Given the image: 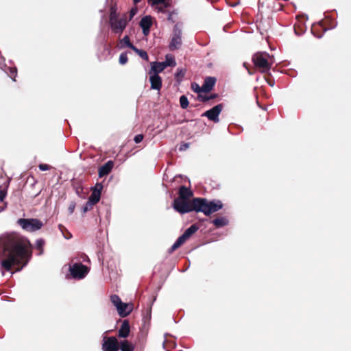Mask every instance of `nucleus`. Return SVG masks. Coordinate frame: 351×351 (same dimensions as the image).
I'll return each mask as SVG.
<instances>
[{
    "label": "nucleus",
    "instance_id": "nucleus-44",
    "mask_svg": "<svg viewBox=\"0 0 351 351\" xmlns=\"http://www.w3.org/2000/svg\"><path fill=\"white\" fill-rule=\"evenodd\" d=\"M135 3L140 2L141 0H133Z\"/></svg>",
    "mask_w": 351,
    "mask_h": 351
},
{
    "label": "nucleus",
    "instance_id": "nucleus-3",
    "mask_svg": "<svg viewBox=\"0 0 351 351\" xmlns=\"http://www.w3.org/2000/svg\"><path fill=\"white\" fill-rule=\"evenodd\" d=\"M128 20L125 15L119 18L114 8H112L110 14V25L112 30L116 34H121L127 25Z\"/></svg>",
    "mask_w": 351,
    "mask_h": 351
},
{
    "label": "nucleus",
    "instance_id": "nucleus-21",
    "mask_svg": "<svg viewBox=\"0 0 351 351\" xmlns=\"http://www.w3.org/2000/svg\"><path fill=\"white\" fill-rule=\"evenodd\" d=\"M100 196L101 193L99 192L95 191L93 190L92 193L89 197V202H90L89 206H91L92 204L98 202L100 199Z\"/></svg>",
    "mask_w": 351,
    "mask_h": 351
},
{
    "label": "nucleus",
    "instance_id": "nucleus-38",
    "mask_svg": "<svg viewBox=\"0 0 351 351\" xmlns=\"http://www.w3.org/2000/svg\"><path fill=\"white\" fill-rule=\"evenodd\" d=\"M136 12H137V9L132 8L130 12V19H131L136 14Z\"/></svg>",
    "mask_w": 351,
    "mask_h": 351
},
{
    "label": "nucleus",
    "instance_id": "nucleus-1",
    "mask_svg": "<svg viewBox=\"0 0 351 351\" xmlns=\"http://www.w3.org/2000/svg\"><path fill=\"white\" fill-rule=\"evenodd\" d=\"M0 247L7 253V258L1 262V267L10 271L13 265L16 271L22 269L32 256V245L29 240L16 233L3 234L0 237Z\"/></svg>",
    "mask_w": 351,
    "mask_h": 351
},
{
    "label": "nucleus",
    "instance_id": "nucleus-18",
    "mask_svg": "<svg viewBox=\"0 0 351 351\" xmlns=\"http://www.w3.org/2000/svg\"><path fill=\"white\" fill-rule=\"evenodd\" d=\"M117 310L121 317H125L131 313L132 308L131 307L129 308L128 304L122 302L121 305L117 308Z\"/></svg>",
    "mask_w": 351,
    "mask_h": 351
},
{
    "label": "nucleus",
    "instance_id": "nucleus-37",
    "mask_svg": "<svg viewBox=\"0 0 351 351\" xmlns=\"http://www.w3.org/2000/svg\"><path fill=\"white\" fill-rule=\"evenodd\" d=\"M199 97L201 98V100L203 101H208L210 99L215 98V95H211L210 97H203L202 95H199Z\"/></svg>",
    "mask_w": 351,
    "mask_h": 351
},
{
    "label": "nucleus",
    "instance_id": "nucleus-41",
    "mask_svg": "<svg viewBox=\"0 0 351 351\" xmlns=\"http://www.w3.org/2000/svg\"><path fill=\"white\" fill-rule=\"evenodd\" d=\"M158 12H165L164 8L162 7H158Z\"/></svg>",
    "mask_w": 351,
    "mask_h": 351
},
{
    "label": "nucleus",
    "instance_id": "nucleus-30",
    "mask_svg": "<svg viewBox=\"0 0 351 351\" xmlns=\"http://www.w3.org/2000/svg\"><path fill=\"white\" fill-rule=\"evenodd\" d=\"M215 228L223 227L228 224V221H210Z\"/></svg>",
    "mask_w": 351,
    "mask_h": 351
},
{
    "label": "nucleus",
    "instance_id": "nucleus-4",
    "mask_svg": "<svg viewBox=\"0 0 351 351\" xmlns=\"http://www.w3.org/2000/svg\"><path fill=\"white\" fill-rule=\"evenodd\" d=\"M252 61L256 68L265 73L270 70L271 66V57L267 53L258 52L252 57Z\"/></svg>",
    "mask_w": 351,
    "mask_h": 351
},
{
    "label": "nucleus",
    "instance_id": "nucleus-8",
    "mask_svg": "<svg viewBox=\"0 0 351 351\" xmlns=\"http://www.w3.org/2000/svg\"><path fill=\"white\" fill-rule=\"evenodd\" d=\"M182 45V29L178 24L174 26L173 36L169 44V49L171 51L178 49Z\"/></svg>",
    "mask_w": 351,
    "mask_h": 351
},
{
    "label": "nucleus",
    "instance_id": "nucleus-9",
    "mask_svg": "<svg viewBox=\"0 0 351 351\" xmlns=\"http://www.w3.org/2000/svg\"><path fill=\"white\" fill-rule=\"evenodd\" d=\"M119 343L115 337H104L102 343L103 351H118Z\"/></svg>",
    "mask_w": 351,
    "mask_h": 351
},
{
    "label": "nucleus",
    "instance_id": "nucleus-26",
    "mask_svg": "<svg viewBox=\"0 0 351 351\" xmlns=\"http://www.w3.org/2000/svg\"><path fill=\"white\" fill-rule=\"evenodd\" d=\"M180 104L183 109H186L189 106V100L185 95H182L180 97Z\"/></svg>",
    "mask_w": 351,
    "mask_h": 351
},
{
    "label": "nucleus",
    "instance_id": "nucleus-5",
    "mask_svg": "<svg viewBox=\"0 0 351 351\" xmlns=\"http://www.w3.org/2000/svg\"><path fill=\"white\" fill-rule=\"evenodd\" d=\"M198 229L199 226L197 224H193L190 228L186 229L171 247L169 250V253H172L181 245H182L195 232L197 231Z\"/></svg>",
    "mask_w": 351,
    "mask_h": 351
},
{
    "label": "nucleus",
    "instance_id": "nucleus-23",
    "mask_svg": "<svg viewBox=\"0 0 351 351\" xmlns=\"http://www.w3.org/2000/svg\"><path fill=\"white\" fill-rule=\"evenodd\" d=\"M132 50H134L141 58L145 60H148V55L145 51L138 49L136 47H134Z\"/></svg>",
    "mask_w": 351,
    "mask_h": 351
},
{
    "label": "nucleus",
    "instance_id": "nucleus-2",
    "mask_svg": "<svg viewBox=\"0 0 351 351\" xmlns=\"http://www.w3.org/2000/svg\"><path fill=\"white\" fill-rule=\"evenodd\" d=\"M193 204L196 206L197 212H202L207 216L223 208L222 202L218 199L209 201L205 198H194Z\"/></svg>",
    "mask_w": 351,
    "mask_h": 351
},
{
    "label": "nucleus",
    "instance_id": "nucleus-20",
    "mask_svg": "<svg viewBox=\"0 0 351 351\" xmlns=\"http://www.w3.org/2000/svg\"><path fill=\"white\" fill-rule=\"evenodd\" d=\"M119 349L121 351H134V346L128 340H123L119 343Z\"/></svg>",
    "mask_w": 351,
    "mask_h": 351
},
{
    "label": "nucleus",
    "instance_id": "nucleus-36",
    "mask_svg": "<svg viewBox=\"0 0 351 351\" xmlns=\"http://www.w3.org/2000/svg\"><path fill=\"white\" fill-rule=\"evenodd\" d=\"M6 193L3 190H0V202H4Z\"/></svg>",
    "mask_w": 351,
    "mask_h": 351
},
{
    "label": "nucleus",
    "instance_id": "nucleus-32",
    "mask_svg": "<svg viewBox=\"0 0 351 351\" xmlns=\"http://www.w3.org/2000/svg\"><path fill=\"white\" fill-rule=\"evenodd\" d=\"M103 189V185L101 183H97L93 189V191L99 192L101 193Z\"/></svg>",
    "mask_w": 351,
    "mask_h": 351
},
{
    "label": "nucleus",
    "instance_id": "nucleus-40",
    "mask_svg": "<svg viewBox=\"0 0 351 351\" xmlns=\"http://www.w3.org/2000/svg\"><path fill=\"white\" fill-rule=\"evenodd\" d=\"M5 203L4 202H0V213L4 209Z\"/></svg>",
    "mask_w": 351,
    "mask_h": 351
},
{
    "label": "nucleus",
    "instance_id": "nucleus-7",
    "mask_svg": "<svg viewBox=\"0 0 351 351\" xmlns=\"http://www.w3.org/2000/svg\"><path fill=\"white\" fill-rule=\"evenodd\" d=\"M88 267L82 263H75L69 267V271L72 278L82 279L88 273Z\"/></svg>",
    "mask_w": 351,
    "mask_h": 351
},
{
    "label": "nucleus",
    "instance_id": "nucleus-39",
    "mask_svg": "<svg viewBox=\"0 0 351 351\" xmlns=\"http://www.w3.org/2000/svg\"><path fill=\"white\" fill-rule=\"evenodd\" d=\"M189 147V145L188 144H184V145H182L180 147V150L181 151H184V150H186Z\"/></svg>",
    "mask_w": 351,
    "mask_h": 351
},
{
    "label": "nucleus",
    "instance_id": "nucleus-42",
    "mask_svg": "<svg viewBox=\"0 0 351 351\" xmlns=\"http://www.w3.org/2000/svg\"><path fill=\"white\" fill-rule=\"evenodd\" d=\"M74 207H75V206H74V205L70 206L69 209H70V211H71V212H73V209H74Z\"/></svg>",
    "mask_w": 351,
    "mask_h": 351
},
{
    "label": "nucleus",
    "instance_id": "nucleus-13",
    "mask_svg": "<svg viewBox=\"0 0 351 351\" xmlns=\"http://www.w3.org/2000/svg\"><path fill=\"white\" fill-rule=\"evenodd\" d=\"M130 327L129 322L125 319L118 331V337L120 338H126L129 336Z\"/></svg>",
    "mask_w": 351,
    "mask_h": 351
},
{
    "label": "nucleus",
    "instance_id": "nucleus-45",
    "mask_svg": "<svg viewBox=\"0 0 351 351\" xmlns=\"http://www.w3.org/2000/svg\"><path fill=\"white\" fill-rule=\"evenodd\" d=\"M16 70H14V71H12V73L13 74H16Z\"/></svg>",
    "mask_w": 351,
    "mask_h": 351
},
{
    "label": "nucleus",
    "instance_id": "nucleus-11",
    "mask_svg": "<svg viewBox=\"0 0 351 351\" xmlns=\"http://www.w3.org/2000/svg\"><path fill=\"white\" fill-rule=\"evenodd\" d=\"M18 222L23 229L29 232L38 230L43 226L40 221H18Z\"/></svg>",
    "mask_w": 351,
    "mask_h": 351
},
{
    "label": "nucleus",
    "instance_id": "nucleus-15",
    "mask_svg": "<svg viewBox=\"0 0 351 351\" xmlns=\"http://www.w3.org/2000/svg\"><path fill=\"white\" fill-rule=\"evenodd\" d=\"M166 68V64L164 62H154L151 64V70L149 74L158 75L159 73L162 72Z\"/></svg>",
    "mask_w": 351,
    "mask_h": 351
},
{
    "label": "nucleus",
    "instance_id": "nucleus-28",
    "mask_svg": "<svg viewBox=\"0 0 351 351\" xmlns=\"http://www.w3.org/2000/svg\"><path fill=\"white\" fill-rule=\"evenodd\" d=\"M121 43L128 47L132 49H133L134 47V46L130 43V38L128 36H125L121 40Z\"/></svg>",
    "mask_w": 351,
    "mask_h": 351
},
{
    "label": "nucleus",
    "instance_id": "nucleus-25",
    "mask_svg": "<svg viewBox=\"0 0 351 351\" xmlns=\"http://www.w3.org/2000/svg\"><path fill=\"white\" fill-rule=\"evenodd\" d=\"M148 2L152 5H158V4H163L164 8H167L169 5V3L167 2L166 0H148Z\"/></svg>",
    "mask_w": 351,
    "mask_h": 351
},
{
    "label": "nucleus",
    "instance_id": "nucleus-17",
    "mask_svg": "<svg viewBox=\"0 0 351 351\" xmlns=\"http://www.w3.org/2000/svg\"><path fill=\"white\" fill-rule=\"evenodd\" d=\"M151 88L159 90L162 86V80L158 75L150 76Z\"/></svg>",
    "mask_w": 351,
    "mask_h": 351
},
{
    "label": "nucleus",
    "instance_id": "nucleus-14",
    "mask_svg": "<svg viewBox=\"0 0 351 351\" xmlns=\"http://www.w3.org/2000/svg\"><path fill=\"white\" fill-rule=\"evenodd\" d=\"M215 82H216L215 77H207L205 79L203 85L201 86V90L204 93H208V92L210 91L213 89V86H215Z\"/></svg>",
    "mask_w": 351,
    "mask_h": 351
},
{
    "label": "nucleus",
    "instance_id": "nucleus-19",
    "mask_svg": "<svg viewBox=\"0 0 351 351\" xmlns=\"http://www.w3.org/2000/svg\"><path fill=\"white\" fill-rule=\"evenodd\" d=\"M192 195L191 190L185 186H181L179 190V197L178 199H187Z\"/></svg>",
    "mask_w": 351,
    "mask_h": 351
},
{
    "label": "nucleus",
    "instance_id": "nucleus-27",
    "mask_svg": "<svg viewBox=\"0 0 351 351\" xmlns=\"http://www.w3.org/2000/svg\"><path fill=\"white\" fill-rule=\"evenodd\" d=\"M59 229L65 239H69L72 237L71 234L62 225H59Z\"/></svg>",
    "mask_w": 351,
    "mask_h": 351
},
{
    "label": "nucleus",
    "instance_id": "nucleus-12",
    "mask_svg": "<svg viewBox=\"0 0 351 351\" xmlns=\"http://www.w3.org/2000/svg\"><path fill=\"white\" fill-rule=\"evenodd\" d=\"M152 25V17L149 16H145L142 18L140 22V26L143 29V33L145 36H147L149 33V29Z\"/></svg>",
    "mask_w": 351,
    "mask_h": 351
},
{
    "label": "nucleus",
    "instance_id": "nucleus-10",
    "mask_svg": "<svg viewBox=\"0 0 351 351\" xmlns=\"http://www.w3.org/2000/svg\"><path fill=\"white\" fill-rule=\"evenodd\" d=\"M222 110V105L218 104L213 108L206 111L202 116L206 117L209 120L218 123L219 121V115Z\"/></svg>",
    "mask_w": 351,
    "mask_h": 351
},
{
    "label": "nucleus",
    "instance_id": "nucleus-24",
    "mask_svg": "<svg viewBox=\"0 0 351 351\" xmlns=\"http://www.w3.org/2000/svg\"><path fill=\"white\" fill-rule=\"evenodd\" d=\"M165 64H166V67L169 66H174L176 65V62L174 60V58L171 56H166V60L164 62Z\"/></svg>",
    "mask_w": 351,
    "mask_h": 351
},
{
    "label": "nucleus",
    "instance_id": "nucleus-31",
    "mask_svg": "<svg viewBox=\"0 0 351 351\" xmlns=\"http://www.w3.org/2000/svg\"><path fill=\"white\" fill-rule=\"evenodd\" d=\"M128 62V56L126 53H121L119 56V63L124 64Z\"/></svg>",
    "mask_w": 351,
    "mask_h": 351
},
{
    "label": "nucleus",
    "instance_id": "nucleus-34",
    "mask_svg": "<svg viewBox=\"0 0 351 351\" xmlns=\"http://www.w3.org/2000/svg\"><path fill=\"white\" fill-rule=\"evenodd\" d=\"M192 88L194 91L197 93H201L202 90H201V87L199 86L197 84H192Z\"/></svg>",
    "mask_w": 351,
    "mask_h": 351
},
{
    "label": "nucleus",
    "instance_id": "nucleus-16",
    "mask_svg": "<svg viewBox=\"0 0 351 351\" xmlns=\"http://www.w3.org/2000/svg\"><path fill=\"white\" fill-rule=\"evenodd\" d=\"M114 163L112 161L109 160L102 165L99 169V177L102 178L108 175L113 168Z\"/></svg>",
    "mask_w": 351,
    "mask_h": 351
},
{
    "label": "nucleus",
    "instance_id": "nucleus-22",
    "mask_svg": "<svg viewBox=\"0 0 351 351\" xmlns=\"http://www.w3.org/2000/svg\"><path fill=\"white\" fill-rule=\"evenodd\" d=\"M111 302L117 308L119 306L121 305L122 301L121 298L117 295H112L110 296Z\"/></svg>",
    "mask_w": 351,
    "mask_h": 351
},
{
    "label": "nucleus",
    "instance_id": "nucleus-33",
    "mask_svg": "<svg viewBox=\"0 0 351 351\" xmlns=\"http://www.w3.org/2000/svg\"><path fill=\"white\" fill-rule=\"evenodd\" d=\"M143 139V136L141 134H138L134 136V141L136 143H141Z\"/></svg>",
    "mask_w": 351,
    "mask_h": 351
},
{
    "label": "nucleus",
    "instance_id": "nucleus-46",
    "mask_svg": "<svg viewBox=\"0 0 351 351\" xmlns=\"http://www.w3.org/2000/svg\"><path fill=\"white\" fill-rule=\"evenodd\" d=\"M87 210H88V207H87V206H86V207L84 208V211H86Z\"/></svg>",
    "mask_w": 351,
    "mask_h": 351
},
{
    "label": "nucleus",
    "instance_id": "nucleus-6",
    "mask_svg": "<svg viewBox=\"0 0 351 351\" xmlns=\"http://www.w3.org/2000/svg\"><path fill=\"white\" fill-rule=\"evenodd\" d=\"M173 208L181 213H186L193 210L196 211V206L193 204V199L188 202L186 199L177 198L173 202Z\"/></svg>",
    "mask_w": 351,
    "mask_h": 351
},
{
    "label": "nucleus",
    "instance_id": "nucleus-43",
    "mask_svg": "<svg viewBox=\"0 0 351 351\" xmlns=\"http://www.w3.org/2000/svg\"><path fill=\"white\" fill-rule=\"evenodd\" d=\"M239 3V1H237L235 3H234L233 4H232V6H236L237 5H238Z\"/></svg>",
    "mask_w": 351,
    "mask_h": 351
},
{
    "label": "nucleus",
    "instance_id": "nucleus-29",
    "mask_svg": "<svg viewBox=\"0 0 351 351\" xmlns=\"http://www.w3.org/2000/svg\"><path fill=\"white\" fill-rule=\"evenodd\" d=\"M44 245H45V241L43 239H38L36 241V247L37 250H38L40 251L38 253V255H40L43 254Z\"/></svg>",
    "mask_w": 351,
    "mask_h": 351
},
{
    "label": "nucleus",
    "instance_id": "nucleus-35",
    "mask_svg": "<svg viewBox=\"0 0 351 351\" xmlns=\"http://www.w3.org/2000/svg\"><path fill=\"white\" fill-rule=\"evenodd\" d=\"M39 169L41 171H47V170H49L50 169V167L48 165H47V164H40L39 165Z\"/></svg>",
    "mask_w": 351,
    "mask_h": 351
}]
</instances>
